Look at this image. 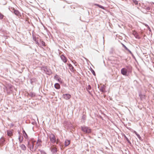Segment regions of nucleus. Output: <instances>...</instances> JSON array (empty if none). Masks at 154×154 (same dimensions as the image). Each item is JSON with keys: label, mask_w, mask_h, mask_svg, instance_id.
<instances>
[{"label": "nucleus", "mask_w": 154, "mask_h": 154, "mask_svg": "<svg viewBox=\"0 0 154 154\" xmlns=\"http://www.w3.org/2000/svg\"><path fill=\"white\" fill-rule=\"evenodd\" d=\"M50 140L51 142L53 143H54L56 142L57 144L58 142V140L56 141V137L53 134H51L50 136Z\"/></svg>", "instance_id": "nucleus-2"}, {"label": "nucleus", "mask_w": 154, "mask_h": 154, "mask_svg": "<svg viewBox=\"0 0 154 154\" xmlns=\"http://www.w3.org/2000/svg\"><path fill=\"white\" fill-rule=\"evenodd\" d=\"M128 72H129V71H128L127 69L125 68H123L121 70V74L124 75H127Z\"/></svg>", "instance_id": "nucleus-4"}, {"label": "nucleus", "mask_w": 154, "mask_h": 154, "mask_svg": "<svg viewBox=\"0 0 154 154\" xmlns=\"http://www.w3.org/2000/svg\"><path fill=\"white\" fill-rule=\"evenodd\" d=\"M133 2L135 5L138 4V1H137L136 0H133Z\"/></svg>", "instance_id": "nucleus-21"}, {"label": "nucleus", "mask_w": 154, "mask_h": 154, "mask_svg": "<svg viewBox=\"0 0 154 154\" xmlns=\"http://www.w3.org/2000/svg\"><path fill=\"white\" fill-rule=\"evenodd\" d=\"M132 34L137 39H140V37L138 34V33L135 30L133 31L132 32Z\"/></svg>", "instance_id": "nucleus-7"}, {"label": "nucleus", "mask_w": 154, "mask_h": 154, "mask_svg": "<svg viewBox=\"0 0 154 154\" xmlns=\"http://www.w3.org/2000/svg\"><path fill=\"white\" fill-rule=\"evenodd\" d=\"M137 137L140 139L141 137H140V135L139 134H137Z\"/></svg>", "instance_id": "nucleus-25"}, {"label": "nucleus", "mask_w": 154, "mask_h": 154, "mask_svg": "<svg viewBox=\"0 0 154 154\" xmlns=\"http://www.w3.org/2000/svg\"><path fill=\"white\" fill-rule=\"evenodd\" d=\"M7 134L8 136L11 137L13 135V131H12L8 130L7 131Z\"/></svg>", "instance_id": "nucleus-10"}, {"label": "nucleus", "mask_w": 154, "mask_h": 154, "mask_svg": "<svg viewBox=\"0 0 154 154\" xmlns=\"http://www.w3.org/2000/svg\"><path fill=\"white\" fill-rule=\"evenodd\" d=\"M69 66L70 69H72V70L73 69V67L71 64H69Z\"/></svg>", "instance_id": "nucleus-19"}, {"label": "nucleus", "mask_w": 154, "mask_h": 154, "mask_svg": "<svg viewBox=\"0 0 154 154\" xmlns=\"http://www.w3.org/2000/svg\"><path fill=\"white\" fill-rule=\"evenodd\" d=\"M63 97L64 99L68 100L70 98L71 95L69 94H65L63 95Z\"/></svg>", "instance_id": "nucleus-6"}, {"label": "nucleus", "mask_w": 154, "mask_h": 154, "mask_svg": "<svg viewBox=\"0 0 154 154\" xmlns=\"http://www.w3.org/2000/svg\"><path fill=\"white\" fill-rule=\"evenodd\" d=\"M55 88L57 89L60 88V86L59 84L58 83H56L54 85Z\"/></svg>", "instance_id": "nucleus-14"}, {"label": "nucleus", "mask_w": 154, "mask_h": 154, "mask_svg": "<svg viewBox=\"0 0 154 154\" xmlns=\"http://www.w3.org/2000/svg\"><path fill=\"white\" fill-rule=\"evenodd\" d=\"M51 152L53 153H55L57 152V148L54 146L51 148Z\"/></svg>", "instance_id": "nucleus-11"}, {"label": "nucleus", "mask_w": 154, "mask_h": 154, "mask_svg": "<svg viewBox=\"0 0 154 154\" xmlns=\"http://www.w3.org/2000/svg\"><path fill=\"white\" fill-rule=\"evenodd\" d=\"M134 132L135 134L137 135L138 134L137 133V132L135 131H134Z\"/></svg>", "instance_id": "nucleus-27"}, {"label": "nucleus", "mask_w": 154, "mask_h": 154, "mask_svg": "<svg viewBox=\"0 0 154 154\" xmlns=\"http://www.w3.org/2000/svg\"><path fill=\"white\" fill-rule=\"evenodd\" d=\"M19 139L20 142H22L23 140V138L22 139H21L20 137L19 138Z\"/></svg>", "instance_id": "nucleus-24"}, {"label": "nucleus", "mask_w": 154, "mask_h": 154, "mask_svg": "<svg viewBox=\"0 0 154 154\" xmlns=\"http://www.w3.org/2000/svg\"><path fill=\"white\" fill-rule=\"evenodd\" d=\"M125 48L127 50H128L130 53H131V52L130 51L128 48L125 46H124Z\"/></svg>", "instance_id": "nucleus-23"}, {"label": "nucleus", "mask_w": 154, "mask_h": 154, "mask_svg": "<svg viewBox=\"0 0 154 154\" xmlns=\"http://www.w3.org/2000/svg\"><path fill=\"white\" fill-rule=\"evenodd\" d=\"M5 140L4 138H1L0 139V145L2 146L4 144Z\"/></svg>", "instance_id": "nucleus-9"}, {"label": "nucleus", "mask_w": 154, "mask_h": 154, "mask_svg": "<svg viewBox=\"0 0 154 154\" xmlns=\"http://www.w3.org/2000/svg\"><path fill=\"white\" fill-rule=\"evenodd\" d=\"M13 10H14V13L16 15L19 16L20 14V13L18 10H15L14 8L13 9Z\"/></svg>", "instance_id": "nucleus-12"}, {"label": "nucleus", "mask_w": 154, "mask_h": 154, "mask_svg": "<svg viewBox=\"0 0 154 154\" xmlns=\"http://www.w3.org/2000/svg\"><path fill=\"white\" fill-rule=\"evenodd\" d=\"M100 91L103 92H105V89L103 88H102L100 89Z\"/></svg>", "instance_id": "nucleus-20"}, {"label": "nucleus", "mask_w": 154, "mask_h": 154, "mask_svg": "<svg viewBox=\"0 0 154 154\" xmlns=\"http://www.w3.org/2000/svg\"><path fill=\"white\" fill-rule=\"evenodd\" d=\"M92 73L93 74V75H95V73L94 72L93 70V71Z\"/></svg>", "instance_id": "nucleus-26"}, {"label": "nucleus", "mask_w": 154, "mask_h": 154, "mask_svg": "<svg viewBox=\"0 0 154 154\" xmlns=\"http://www.w3.org/2000/svg\"><path fill=\"white\" fill-rule=\"evenodd\" d=\"M70 143V140H66L65 141V145L66 146H67L69 145Z\"/></svg>", "instance_id": "nucleus-13"}, {"label": "nucleus", "mask_w": 154, "mask_h": 154, "mask_svg": "<svg viewBox=\"0 0 154 154\" xmlns=\"http://www.w3.org/2000/svg\"><path fill=\"white\" fill-rule=\"evenodd\" d=\"M60 79H60V78L59 79H58V81H59V82H60Z\"/></svg>", "instance_id": "nucleus-29"}, {"label": "nucleus", "mask_w": 154, "mask_h": 154, "mask_svg": "<svg viewBox=\"0 0 154 154\" xmlns=\"http://www.w3.org/2000/svg\"><path fill=\"white\" fill-rule=\"evenodd\" d=\"M94 5L97 6L98 7H99L100 8H101L102 9H104V7L103 6H102L101 5H99L98 4H94Z\"/></svg>", "instance_id": "nucleus-16"}, {"label": "nucleus", "mask_w": 154, "mask_h": 154, "mask_svg": "<svg viewBox=\"0 0 154 154\" xmlns=\"http://www.w3.org/2000/svg\"><path fill=\"white\" fill-rule=\"evenodd\" d=\"M147 10H149V9H150V8H149V7H147Z\"/></svg>", "instance_id": "nucleus-28"}, {"label": "nucleus", "mask_w": 154, "mask_h": 154, "mask_svg": "<svg viewBox=\"0 0 154 154\" xmlns=\"http://www.w3.org/2000/svg\"><path fill=\"white\" fill-rule=\"evenodd\" d=\"M23 133L24 134V136L26 137V138L28 136H27V134H26V133L25 131L23 130Z\"/></svg>", "instance_id": "nucleus-17"}, {"label": "nucleus", "mask_w": 154, "mask_h": 154, "mask_svg": "<svg viewBox=\"0 0 154 154\" xmlns=\"http://www.w3.org/2000/svg\"><path fill=\"white\" fill-rule=\"evenodd\" d=\"M4 15L0 13V19H2L3 18Z\"/></svg>", "instance_id": "nucleus-22"}, {"label": "nucleus", "mask_w": 154, "mask_h": 154, "mask_svg": "<svg viewBox=\"0 0 154 154\" xmlns=\"http://www.w3.org/2000/svg\"><path fill=\"white\" fill-rule=\"evenodd\" d=\"M91 89V87L90 85H88L87 88V90L88 91V92L89 90H90Z\"/></svg>", "instance_id": "nucleus-18"}, {"label": "nucleus", "mask_w": 154, "mask_h": 154, "mask_svg": "<svg viewBox=\"0 0 154 154\" xmlns=\"http://www.w3.org/2000/svg\"><path fill=\"white\" fill-rule=\"evenodd\" d=\"M60 58L63 62L64 63H66L67 61V58L64 56L63 55H61L60 56Z\"/></svg>", "instance_id": "nucleus-8"}, {"label": "nucleus", "mask_w": 154, "mask_h": 154, "mask_svg": "<svg viewBox=\"0 0 154 154\" xmlns=\"http://www.w3.org/2000/svg\"><path fill=\"white\" fill-rule=\"evenodd\" d=\"M35 141H32L31 142H28V147L31 151H33L34 149V144Z\"/></svg>", "instance_id": "nucleus-3"}, {"label": "nucleus", "mask_w": 154, "mask_h": 154, "mask_svg": "<svg viewBox=\"0 0 154 154\" xmlns=\"http://www.w3.org/2000/svg\"><path fill=\"white\" fill-rule=\"evenodd\" d=\"M20 147L23 150H26V146L24 144H21L20 146Z\"/></svg>", "instance_id": "nucleus-15"}, {"label": "nucleus", "mask_w": 154, "mask_h": 154, "mask_svg": "<svg viewBox=\"0 0 154 154\" xmlns=\"http://www.w3.org/2000/svg\"><path fill=\"white\" fill-rule=\"evenodd\" d=\"M42 141L40 139L38 140L36 142V145L35 146V149H36L38 148V147L41 146Z\"/></svg>", "instance_id": "nucleus-5"}, {"label": "nucleus", "mask_w": 154, "mask_h": 154, "mask_svg": "<svg viewBox=\"0 0 154 154\" xmlns=\"http://www.w3.org/2000/svg\"><path fill=\"white\" fill-rule=\"evenodd\" d=\"M81 129L82 131L86 133H89L91 132V129L87 127L82 126Z\"/></svg>", "instance_id": "nucleus-1"}]
</instances>
